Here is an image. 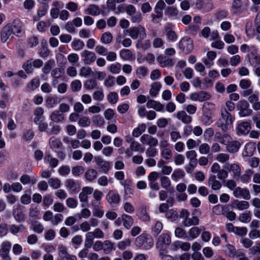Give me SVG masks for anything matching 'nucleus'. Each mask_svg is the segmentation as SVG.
<instances>
[{"mask_svg":"<svg viewBox=\"0 0 260 260\" xmlns=\"http://www.w3.org/2000/svg\"><path fill=\"white\" fill-rule=\"evenodd\" d=\"M176 117L183 123L185 124L190 123L192 121V118L187 115L184 111H180L176 113Z\"/></svg>","mask_w":260,"mask_h":260,"instance_id":"obj_30","label":"nucleus"},{"mask_svg":"<svg viewBox=\"0 0 260 260\" xmlns=\"http://www.w3.org/2000/svg\"><path fill=\"white\" fill-rule=\"evenodd\" d=\"M241 144L238 141H232L226 146V150L230 153H235L237 152L240 147Z\"/></svg>","mask_w":260,"mask_h":260,"instance_id":"obj_28","label":"nucleus"},{"mask_svg":"<svg viewBox=\"0 0 260 260\" xmlns=\"http://www.w3.org/2000/svg\"><path fill=\"white\" fill-rule=\"evenodd\" d=\"M84 176L86 181L92 182L97 178L98 172L94 169H88L85 172Z\"/></svg>","mask_w":260,"mask_h":260,"instance_id":"obj_25","label":"nucleus"},{"mask_svg":"<svg viewBox=\"0 0 260 260\" xmlns=\"http://www.w3.org/2000/svg\"><path fill=\"white\" fill-rule=\"evenodd\" d=\"M201 230L197 226L191 228L188 231V235L190 238H188L187 239H194L197 238L199 236Z\"/></svg>","mask_w":260,"mask_h":260,"instance_id":"obj_53","label":"nucleus"},{"mask_svg":"<svg viewBox=\"0 0 260 260\" xmlns=\"http://www.w3.org/2000/svg\"><path fill=\"white\" fill-rule=\"evenodd\" d=\"M157 60L161 67L172 66V60L166 56L159 55L157 57Z\"/></svg>","mask_w":260,"mask_h":260,"instance_id":"obj_34","label":"nucleus"},{"mask_svg":"<svg viewBox=\"0 0 260 260\" xmlns=\"http://www.w3.org/2000/svg\"><path fill=\"white\" fill-rule=\"evenodd\" d=\"M227 208V205H217L214 206L212 208V212L216 215H223V212Z\"/></svg>","mask_w":260,"mask_h":260,"instance_id":"obj_54","label":"nucleus"},{"mask_svg":"<svg viewBox=\"0 0 260 260\" xmlns=\"http://www.w3.org/2000/svg\"><path fill=\"white\" fill-rule=\"evenodd\" d=\"M180 49L186 53H188L193 49L192 41L190 39H182L179 43Z\"/></svg>","mask_w":260,"mask_h":260,"instance_id":"obj_16","label":"nucleus"},{"mask_svg":"<svg viewBox=\"0 0 260 260\" xmlns=\"http://www.w3.org/2000/svg\"><path fill=\"white\" fill-rule=\"evenodd\" d=\"M190 213L186 210L183 209L180 212V217L183 218L182 223L185 226L196 225L199 223V219L197 216L189 217Z\"/></svg>","mask_w":260,"mask_h":260,"instance_id":"obj_6","label":"nucleus"},{"mask_svg":"<svg viewBox=\"0 0 260 260\" xmlns=\"http://www.w3.org/2000/svg\"><path fill=\"white\" fill-rule=\"evenodd\" d=\"M7 25H9L15 36L22 37L25 35V26L20 19H15L11 23H7Z\"/></svg>","mask_w":260,"mask_h":260,"instance_id":"obj_5","label":"nucleus"},{"mask_svg":"<svg viewBox=\"0 0 260 260\" xmlns=\"http://www.w3.org/2000/svg\"><path fill=\"white\" fill-rule=\"evenodd\" d=\"M65 186L71 193H77L80 188L79 183L72 179H68L66 180Z\"/></svg>","mask_w":260,"mask_h":260,"instance_id":"obj_18","label":"nucleus"},{"mask_svg":"<svg viewBox=\"0 0 260 260\" xmlns=\"http://www.w3.org/2000/svg\"><path fill=\"white\" fill-rule=\"evenodd\" d=\"M84 43L80 39H75L71 43V46L73 50L75 51H80L84 47Z\"/></svg>","mask_w":260,"mask_h":260,"instance_id":"obj_45","label":"nucleus"},{"mask_svg":"<svg viewBox=\"0 0 260 260\" xmlns=\"http://www.w3.org/2000/svg\"><path fill=\"white\" fill-rule=\"evenodd\" d=\"M251 129L250 123L247 121H242L237 124L236 133L239 135L248 134Z\"/></svg>","mask_w":260,"mask_h":260,"instance_id":"obj_20","label":"nucleus"},{"mask_svg":"<svg viewBox=\"0 0 260 260\" xmlns=\"http://www.w3.org/2000/svg\"><path fill=\"white\" fill-rule=\"evenodd\" d=\"M178 14V10L174 6L168 7L166 10V14L171 19L176 18Z\"/></svg>","mask_w":260,"mask_h":260,"instance_id":"obj_38","label":"nucleus"},{"mask_svg":"<svg viewBox=\"0 0 260 260\" xmlns=\"http://www.w3.org/2000/svg\"><path fill=\"white\" fill-rule=\"evenodd\" d=\"M20 182L23 184L31 183L34 184L37 182V180L35 176L30 177L27 174L23 175L20 178Z\"/></svg>","mask_w":260,"mask_h":260,"instance_id":"obj_39","label":"nucleus"},{"mask_svg":"<svg viewBox=\"0 0 260 260\" xmlns=\"http://www.w3.org/2000/svg\"><path fill=\"white\" fill-rule=\"evenodd\" d=\"M120 184L124 187L125 198L126 199L132 198L134 194L132 181L130 179H126L124 181H120Z\"/></svg>","mask_w":260,"mask_h":260,"instance_id":"obj_15","label":"nucleus"},{"mask_svg":"<svg viewBox=\"0 0 260 260\" xmlns=\"http://www.w3.org/2000/svg\"><path fill=\"white\" fill-rule=\"evenodd\" d=\"M58 250V255L61 258H66L70 254L68 253L67 248L63 245H59Z\"/></svg>","mask_w":260,"mask_h":260,"instance_id":"obj_62","label":"nucleus"},{"mask_svg":"<svg viewBox=\"0 0 260 260\" xmlns=\"http://www.w3.org/2000/svg\"><path fill=\"white\" fill-rule=\"evenodd\" d=\"M91 206L93 215L100 218H102L104 214V210L100 205V203L96 202H92Z\"/></svg>","mask_w":260,"mask_h":260,"instance_id":"obj_23","label":"nucleus"},{"mask_svg":"<svg viewBox=\"0 0 260 260\" xmlns=\"http://www.w3.org/2000/svg\"><path fill=\"white\" fill-rule=\"evenodd\" d=\"M121 220L123 221V226L127 229H129L133 224L134 219L129 215L123 214L121 215Z\"/></svg>","mask_w":260,"mask_h":260,"instance_id":"obj_35","label":"nucleus"},{"mask_svg":"<svg viewBox=\"0 0 260 260\" xmlns=\"http://www.w3.org/2000/svg\"><path fill=\"white\" fill-rule=\"evenodd\" d=\"M216 159L221 164H229L228 162L230 159V155L226 153H219L217 154Z\"/></svg>","mask_w":260,"mask_h":260,"instance_id":"obj_48","label":"nucleus"},{"mask_svg":"<svg viewBox=\"0 0 260 260\" xmlns=\"http://www.w3.org/2000/svg\"><path fill=\"white\" fill-rule=\"evenodd\" d=\"M113 244L109 240H106L103 243V250L105 253L109 254L113 249Z\"/></svg>","mask_w":260,"mask_h":260,"instance_id":"obj_60","label":"nucleus"},{"mask_svg":"<svg viewBox=\"0 0 260 260\" xmlns=\"http://www.w3.org/2000/svg\"><path fill=\"white\" fill-rule=\"evenodd\" d=\"M184 176V172L180 169H178L174 170L171 175V177L174 181L177 182L178 180L183 178Z\"/></svg>","mask_w":260,"mask_h":260,"instance_id":"obj_50","label":"nucleus"},{"mask_svg":"<svg viewBox=\"0 0 260 260\" xmlns=\"http://www.w3.org/2000/svg\"><path fill=\"white\" fill-rule=\"evenodd\" d=\"M252 174L253 171L251 170H247L245 172L240 176L241 181L245 184L248 183L250 181V179Z\"/></svg>","mask_w":260,"mask_h":260,"instance_id":"obj_46","label":"nucleus"},{"mask_svg":"<svg viewBox=\"0 0 260 260\" xmlns=\"http://www.w3.org/2000/svg\"><path fill=\"white\" fill-rule=\"evenodd\" d=\"M254 144L253 143H247L244 147V150L242 152V156L243 157H247L251 156L253 154V152L254 149Z\"/></svg>","mask_w":260,"mask_h":260,"instance_id":"obj_37","label":"nucleus"},{"mask_svg":"<svg viewBox=\"0 0 260 260\" xmlns=\"http://www.w3.org/2000/svg\"><path fill=\"white\" fill-rule=\"evenodd\" d=\"M172 242L170 233L164 232L159 235L156 239V248L158 250L167 249L166 247L169 246Z\"/></svg>","mask_w":260,"mask_h":260,"instance_id":"obj_4","label":"nucleus"},{"mask_svg":"<svg viewBox=\"0 0 260 260\" xmlns=\"http://www.w3.org/2000/svg\"><path fill=\"white\" fill-rule=\"evenodd\" d=\"M161 87V84L159 82L153 83L151 85L150 89L149 90V94L152 96H156L160 90Z\"/></svg>","mask_w":260,"mask_h":260,"instance_id":"obj_40","label":"nucleus"},{"mask_svg":"<svg viewBox=\"0 0 260 260\" xmlns=\"http://www.w3.org/2000/svg\"><path fill=\"white\" fill-rule=\"evenodd\" d=\"M51 76L55 79H58L62 77L64 75V71L59 68L54 69L51 73Z\"/></svg>","mask_w":260,"mask_h":260,"instance_id":"obj_63","label":"nucleus"},{"mask_svg":"<svg viewBox=\"0 0 260 260\" xmlns=\"http://www.w3.org/2000/svg\"><path fill=\"white\" fill-rule=\"evenodd\" d=\"M55 65V61L53 59L48 60L45 62L44 66L42 68V72L45 74H49L52 68Z\"/></svg>","mask_w":260,"mask_h":260,"instance_id":"obj_52","label":"nucleus"},{"mask_svg":"<svg viewBox=\"0 0 260 260\" xmlns=\"http://www.w3.org/2000/svg\"><path fill=\"white\" fill-rule=\"evenodd\" d=\"M30 229H31L35 232L40 234L44 231L43 225L37 221H32L30 224Z\"/></svg>","mask_w":260,"mask_h":260,"instance_id":"obj_47","label":"nucleus"},{"mask_svg":"<svg viewBox=\"0 0 260 260\" xmlns=\"http://www.w3.org/2000/svg\"><path fill=\"white\" fill-rule=\"evenodd\" d=\"M208 186L214 190H217L221 188V183L217 180L215 175H210L208 179Z\"/></svg>","mask_w":260,"mask_h":260,"instance_id":"obj_26","label":"nucleus"},{"mask_svg":"<svg viewBox=\"0 0 260 260\" xmlns=\"http://www.w3.org/2000/svg\"><path fill=\"white\" fill-rule=\"evenodd\" d=\"M82 88V83L79 80H75L71 83V89L73 92L79 91Z\"/></svg>","mask_w":260,"mask_h":260,"instance_id":"obj_59","label":"nucleus"},{"mask_svg":"<svg viewBox=\"0 0 260 260\" xmlns=\"http://www.w3.org/2000/svg\"><path fill=\"white\" fill-rule=\"evenodd\" d=\"M81 56L83 58V61L85 64H90L94 62L96 59L95 54L87 50H84L81 53Z\"/></svg>","mask_w":260,"mask_h":260,"instance_id":"obj_19","label":"nucleus"},{"mask_svg":"<svg viewBox=\"0 0 260 260\" xmlns=\"http://www.w3.org/2000/svg\"><path fill=\"white\" fill-rule=\"evenodd\" d=\"M14 34L7 24L4 26L0 31L1 41L2 43L11 44L14 38Z\"/></svg>","mask_w":260,"mask_h":260,"instance_id":"obj_7","label":"nucleus"},{"mask_svg":"<svg viewBox=\"0 0 260 260\" xmlns=\"http://www.w3.org/2000/svg\"><path fill=\"white\" fill-rule=\"evenodd\" d=\"M11 246V243L9 241H5L2 243L0 248V256L3 260H11L9 255Z\"/></svg>","mask_w":260,"mask_h":260,"instance_id":"obj_11","label":"nucleus"},{"mask_svg":"<svg viewBox=\"0 0 260 260\" xmlns=\"http://www.w3.org/2000/svg\"><path fill=\"white\" fill-rule=\"evenodd\" d=\"M249 62L251 66L256 67L260 64V55L257 53V49L252 48V52L247 55Z\"/></svg>","mask_w":260,"mask_h":260,"instance_id":"obj_17","label":"nucleus"},{"mask_svg":"<svg viewBox=\"0 0 260 260\" xmlns=\"http://www.w3.org/2000/svg\"><path fill=\"white\" fill-rule=\"evenodd\" d=\"M44 161L46 163L49 164V166L52 168L56 167L58 162L57 159L52 157L50 155H46L44 157Z\"/></svg>","mask_w":260,"mask_h":260,"instance_id":"obj_51","label":"nucleus"},{"mask_svg":"<svg viewBox=\"0 0 260 260\" xmlns=\"http://www.w3.org/2000/svg\"><path fill=\"white\" fill-rule=\"evenodd\" d=\"M50 147L54 151H57L61 148L62 143L59 139L52 137L49 140Z\"/></svg>","mask_w":260,"mask_h":260,"instance_id":"obj_33","label":"nucleus"},{"mask_svg":"<svg viewBox=\"0 0 260 260\" xmlns=\"http://www.w3.org/2000/svg\"><path fill=\"white\" fill-rule=\"evenodd\" d=\"M165 30L168 39L170 41H175L177 39V36L172 29L171 24H167L165 27Z\"/></svg>","mask_w":260,"mask_h":260,"instance_id":"obj_31","label":"nucleus"},{"mask_svg":"<svg viewBox=\"0 0 260 260\" xmlns=\"http://www.w3.org/2000/svg\"><path fill=\"white\" fill-rule=\"evenodd\" d=\"M13 215L15 220L18 222L23 221L25 219L23 212L18 208H16L13 210Z\"/></svg>","mask_w":260,"mask_h":260,"instance_id":"obj_49","label":"nucleus"},{"mask_svg":"<svg viewBox=\"0 0 260 260\" xmlns=\"http://www.w3.org/2000/svg\"><path fill=\"white\" fill-rule=\"evenodd\" d=\"M158 251L161 260H174V258L172 256L168 254L167 249H161Z\"/></svg>","mask_w":260,"mask_h":260,"instance_id":"obj_64","label":"nucleus"},{"mask_svg":"<svg viewBox=\"0 0 260 260\" xmlns=\"http://www.w3.org/2000/svg\"><path fill=\"white\" fill-rule=\"evenodd\" d=\"M113 36L110 32H105L101 36L100 41L104 44H109L112 42Z\"/></svg>","mask_w":260,"mask_h":260,"instance_id":"obj_44","label":"nucleus"},{"mask_svg":"<svg viewBox=\"0 0 260 260\" xmlns=\"http://www.w3.org/2000/svg\"><path fill=\"white\" fill-rule=\"evenodd\" d=\"M146 125L145 123H141L138 127L134 128L132 132V135L134 137H139L143 133L145 132Z\"/></svg>","mask_w":260,"mask_h":260,"instance_id":"obj_41","label":"nucleus"},{"mask_svg":"<svg viewBox=\"0 0 260 260\" xmlns=\"http://www.w3.org/2000/svg\"><path fill=\"white\" fill-rule=\"evenodd\" d=\"M215 106L214 104L205 102L203 104L202 110L204 113L209 114V112L213 111L215 109Z\"/></svg>","mask_w":260,"mask_h":260,"instance_id":"obj_57","label":"nucleus"},{"mask_svg":"<svg viewBox=\"0 0 260 260\" xmlns=\"http://www.w3.org/2000/svg\"><path fill=\"white\" fill-rule=\"evenodd\" d=\"M233 195L237 198H243L247 200L250 199V191L247 188L239 186L236 187L234 190Z\"/></svg>","mask_w":260,"mask_h":260,"instance_id":"obj_14","label":"nucleus"},{"mask_svg":"<svg viewBox=\"0 0 260 260\" xmlns=\"http://www.w3.org/2000/svg\"><path fill=\"white\" fill-rule=\"evenodd\" d=\"M108 202L112 206L119 203L120 198L118 192L115 190H110L106 196Z\"/></svg>","mask_w":260,"mask_h":260,"instance_id":"obj_21","label":"nucleus"},{"mask_svg":"<svg viewBox=\"0 0 260 260\" xmlns=\"http://www.w3.org/2000/svg\"><path fill=\"white\" fill-rule=\"evenodd\" d=\"M220 116L221 118L217 121L216 124L223 131L225 132L232 126L235 118L225 108H221Z\"/></svg>","mask_w":260,"mask_h":260,"instance_id":"obj_1","label":"nucleus"},{"mask_svg":"<svg viewBox=\"0 0 260 260\" xmlns=\"http://www.w3.org/2000/svg\"><path fill=\"white\" fill-rule=\"evenodd\" d=\"M211 98V94L206 91L194 92L190 94L189 99L194 102H203L209 100Z\"/></svg>","mask_w":260,"mask_h":260,"instance_id":"obj_9","label":"nucleus"},{"mask_svg":"<svg viewBox=\"0 0 260 260\" xmlns=\"http://www.w3.org/2000/svg\"><path fill=\"white\" fill-rule=\"evenodd\" d=\"M224 168L232 173L234 178H238L241 176V168L238 163L226 164Z\"/></svg>","mask_w":260,"mask_h":260,"instance_id":"obj_12","label":"nucleus"},{"mask_svg":"<svg viewBox=\"0 0 260 260\" xmlns=\"http://www.w3.org/2000/svg\"><path fill=\"white\" fill-rule=\"evenodd\" d=\"M64 118V117L63 113L59 110L54 111L50 115L51 120L56 123L63 121Z\"/></svg>","mask_w":260,"mask_h":260,"instance_id":"obj_32","label":"nucleus"},{"mask_svg":"<svg viewBox=\"0 0 260 260\" xmlns=\"http://www.w3.org/2000/svg\"><path fill=\"white\" fill-rule=\"evenodd\" d=\"M125 34H128V36L133 39L135 40L138 38L143 40L146 38L147 34L146 29L144 26L139 25L137 26L132 27L128 29L124 30Z\"/></svg>","mask_w":260,"mask_h":260,"instance_id":"obj_3","label":"nucleus"},{"mask_svg":"<svg viewBox=\"0 0 260 260\" xmlns=\"http://www.w3.org/2000/svg\"><path fill=\"white\" fill-rule=\"evenodd\" d=\"M84 12L85 14L98 16L101 13V10L98 6L92 4L89 5L87 8L84 10Z\"/></svg>","mask_w":260,"mask_h":260,"instance_id":"obj_29","label":"nucleus"},{"mask_svg":"<svg viewBox=\"0 0 260 260\" xmlns=\"http://www.w3.org/2000/svg\"><path fill=\"white\" fill-rule=\"evenodd\" d=\"M93 72L90 67H83L80 70L79 75L85 78H88L92 75Z\"/></svg>","mask_w":260,"mask_h":260,"instance_id":"obj_55","label":"nucleus"},{"mask_svg":"<svg viewBox=\"0 0 260 260\" xmlns=\"http://www.w3.org/2000/svg\"><path fill=\"white\" fill-rule=\"evenodd\" d=\"M151 45L150 41L149 40L142 41V39H139L136 44V48L143 50L148 49Z\"/></svg>","mask_w":260,"mask_h":260,"instance_id":"obj_43","label":"nucleus"},{"mask_svg":"<svg viewBox=\"0 0 260 260\" xmlns=\"http://www.w3.org/2000/svg\"><path fill=\"white\" fill-rule=\"evenodd\" d=\"M140 141L143 145L149 146V147H156L158 143L157 138L148 134L143 135L140 138Z\"/></svg>","mask_w":260,"mask_h":260,"instance_id":"obj_13","label":"nucleus"},{"mask_svg":"<svg viewBox=\"0 0 260 260\" xmlns=\"http://www.w3.org/2000/svg\"><path fill=\"white\" fill-rule=\"evenodd\" d=\"M96 165L102 170V171L107 173L110 168V164L108 161H105L99 156H95L94 157Z\"/></svg>","mask_w":260,"mask_h":260,"instance_id":"obj_27","label":"nucleus"},{"mask_svg":"<svg viewBox=\"0 0 260 260\" xmlns=\"http://www.w3.org/2000/svg\"><path fill=\"white\" fill-rule=\"evenodd\" d=\"M93 191V188L90 186H85L82 188L81 192L79 194V199L82 203V207H86L85 203L86 204L88 202V195L92 194Z\"/></svg>","mask_w":260,"mask_h":260,"instance_id":"obj_10","label":"nucleus"},{"mask_svg":"<svg viewBox=\"0 0 260 260\" xmlns=\"http://www.w3.org/2000/svg\"><path fill=\"white\" fill-rule=\"evenodd\" d=\"M200 29V26L198 24H191L189 25L186 28V31L187 34L196 35Z\"/></svg>","mask_w":260,"mask_h":260,"instance_id":"obj_58","label":"nucleus"},{"mask_svg":"<svg viewBox=\"0 0 260 260\" xmlns=\"http://www.w3.org/2000/svg\"><path fill=\"white\" fill-rule=\"evenodd\" d=\"M26 230V227L23 224H12L10 226L9 230L11 234L16 235L18 233L23 232Z\"/></svg>","mask_w":260,"mask_h":260,"instance_id":"obj_36","label":"nucleus"},{"mask_svg":"<svg viewBox=\"0 0 260 260\" xmlns=\"http://www.w3.org/2000/svg\"><path fill=\"white\" fill-rule=\"evenodd\" d=\"M248 100L251 104L252 108L255 111L260 110V101L259 100V93L254 92L248 98Z\"/></svg>","mask_w":260,"mask_h":260,"instance_id":"obj_22","label":"nucleus"},{"mask_svg":"<svg viewBox=\"0 0 260 260\" xmlns=\"http://www.w3.org/2000/svg\"><path fill=\"white\" fill-rule=\"evenodd\" d=\"M97 85V82L95 80L89 79L86 81L84 84V87L88 90H91L95 88Z\"/></svg>","mask_w":260,"mask_h":260,"instance_id":"obj_61","label":"nucleus"},{"mask_svg":"<svg viewBox=\"0 0 260 260\" xmlns=\"http://www.w3.org/2000/svg\"><path fill=\"white\" fill-rule=\"evenodd\" d=\"M135 244L138 247H143L148 250L153 246L154 241L151 236L142 234L136 238Z\"/></svg>","mask_w":260,"mask_h":260,"instance_id":"obj_2","label":"nucleus"},{"mask_svg":"<svg viewBox=\"0 0 260 260\" xmlns=\"http://www.w3.org/2000/svg\"><path fill=\"white\" fill-rule=\"evenodd\" d=\"M44 109L41 107H37L34 110V114L35 116L34 121L35 124H39L40 122H43L45 117L43 115Z\"/></svg>","mask_w":260,"mask_h":260,"instance_id":"obj_24","label":"nucleus"},{"mask_svg":"<svg viewBox=\"0 0 260 260\" xmlns=\"http://www.w3.org/2000/svg\"><path fill=\"white\" fill-rule=\"evenodd\" d=\"M129 148L134 152H141L144 151V148L138 142L136 141H132L130 144Z\"/></svg>","mask_w":260,"mask_h":260,"instance_id":"obj_56","label":"nucleus"},{"mask_svg":"<svg viewBox=\"0 0 260 260\" xmlns=\"http://www.w3.org/2000/svg\"><path fill=\"white\" fill-rule=\"evenodd\" d=\"M165 216L173 222H176L178 219V212L173 209L169 210L166 212Z\"/></svg>","mask_w":260,"mask_h":260,"instance_id":"obj_42","label":"nucleus"},{"mask_svg":"<svg viewBox=\"0 0 260 260\" xmlns=\"http://www.w3.org/2000/svg\"><path fill=\"white\" fill-rule=\"evenodd\" d=\"M239 115L241 117L248 116L252 114V110L249 108V104L246 100L240 101L237 106Z\"/></svg>","mask_w":260,"mask_h":260,"instance_id":"obj_8","label":"nucleus"}]
</instances>
